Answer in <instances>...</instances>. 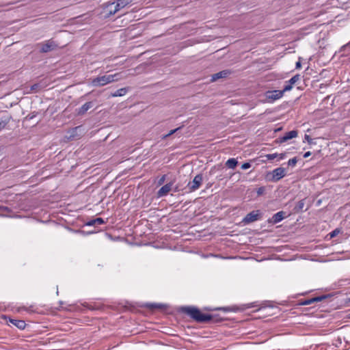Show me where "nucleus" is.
Returning a JSON list of instances; mask_svg holds the SVG:
<instances>
[{"label": "nucleus", "instance_id": "nucleus-1", "mask_svg": "<svg viewBox=\"0 0 350 350\" xmlns=\"http://www.w3.org/2000/svg\"><path fill=\"white\" fill-rule=\"evenodd\" d=\"M126 78V76H122L121 73H116L113 75L98 76L91 79V85L94 87H101L114 81Z\"/></svg>", "mask_w": 350, "mask_h": 350}, {"label": "nucleus", "instance_id": "nucleus-2", "mask_svg": "<svg viewBox=\"0 0 350 350\" xmlns=\"http://www.w3.org/2000/svg\"><path fill=\"white\" fill-rule=\"evenodd\" d=\"M183 310L198 322H206L212 319L211 315L201 312L199 309L195 307H186Z\"/></svg>", "mask_w": 350, "mask_h": 350}, {"label": "nucleus", "instance_id": "nucleus-3", "mask_svg": "<svg viewBox=\"0 0 350 350\" xmlns=\"http://www.w3.org/2000/svg\"><path fill=\"white\" fill-rule=\"evenodd\" d=\"M183 310L198 322H206L212 319L211 315L201 312L199 309L195 307H186Z\"/></svg>", "mask_w": 350, "mask_h": 350}, {"label": "nucleus", "instance_id": "nucleus-4", "mask_svg": "<svg viewBox=\"0 0 350 350\" xmlns=\"http://www.w3.org/2000/svg\"><path fill=\"white\" fill-rule=\"evenodd\" d=\"M133 0H118L116 2V5L114 6L113 9L111 8V6L114 4L109 3L107 4L106 6V12L108 13L107 14V16H111L115 14L116 12H118L121 9L125 8L126 5H129Z\"/></svg>", "mask_w": 350, "mask_h": 350}, {"label": "nucleus", "instance_id": "nucleus-5", "mask_svg": "<svg viewBox=\"0 0 350 350\" xmlns=\"http://www.w3.org/2000/svg\"><path fill=\"white\" fill-rule=\"evenodd\" d=\"M283 95L284 91L271 90L266 92L265 98L267 102L271 103L281 98L283 96Z\"/></svg>", "mask_w": 350, "mask_h": 350}, {"label": "nucleus", "instance_id": "nucleus-6", "mask_svg": "<svg viewBox=\"0 0 350 350\" xmlns=\"http://www.w3.org/2000/svg\"><path fill=\"white\" fill-rule=\"evenodd\" d=\"M202 182V176L200 174L196 175L191 182H189L187 185L189 192H193L198 189Z\"/></svg>", "mask_w": 350, "mask_h": 350}, {"label": "nucleus", "instance_id": "nucleus-7", "mask_svg": "<svg viewBox=\"0 0 350 350\" xmlns=\"http://www.w3.org/2000/svg\"><path fill=\"white\" fill-rule=\"evenodd\" d=\"M40 51L42 53H47L56 49L57 44L51 40H47L45 42L38 44Z\"/></svg>", "mask_w": 350, "mask_h": 350}, {"label": "nucleus", "instance_id": "nucleus-8", "mask_svg": "<svg viewBox=\"0 0 350 350\" xmlns=\"http://www.w3.org/2000/svg\"><path fill=\"white\" fill-rule=\"evenodd\" d=\"M286 174V169L284 167H278L273 170L271 172V180L273 182H277Z\"/></svg>", "mask_w": 350, "mask_h": 350}, {"label": "nucleus", "instance_id": "nucleus-9", "mask_svg": "<svg viewBox=\"0 0 350 350\" xmlns=\"http://www.w3.org/2000/svg\"><path fill=\"white\" fill-rule=\"evenodd\" d=\"M260 212L259 211H254L247 214V215L243 219V221L245 224H249L253 221H255L260 218Z\"/></svg>", "mask_w": 350, "mask_h": 350}, {"label": "nucleus", "instance_id": "nucleus-10", "mask_svg": "<svg viewBox=\"0 0 350 350\" xmlns=\"http://www.w3.org/2000/svg\"><path fill=\"white\" fill-rule=\"evenodd\" d=\"M231 74V71L229 70H224L212 75L211 81L214 82L219 79L226 78Z\"/></svg>", "mask_w": 350, "mask_h": 350}, {"label": "nucleus", "instance_id": "nucleus-11", "mask_svg": "<svg viewBox=\"0 0 350 350\" xmlns=\"http://www.w3.org/2000/svg\"><path fill=\"white\" fill-rule=\"evenodd\" d=\"M172 183H170L163 186L157 192L158 197L166 196L172 189Z\"/></svg>", "mask_w": 350, "mask_h": 350}, {"label": "nucleus", "instance_id": "nucleus-12", "mask_svg": "<svg viewBox=\"0 0 350 350\" xmlns=\"http://www.w3.org/2000/svg\"><path fill=\"white\" fill-rule=\"evenodd\" d=\"M297 136V131H291L288 133H286L282 137L278 139V142L280 143H283L286 142L288 139L295 138Z\"/></svg>", "mask_w": 350, "mask_h": 350}, {"label": "nucleus", "instance_id": "nucleus-13", "mask_svg": "<svg viewBox=\"0 0 350 350\" xmlns=\"http://www.w3.org/2000/svg\"><path fill=\"white\" fill-rule=\"evenodd\" d=\"M92 107V102H87L83 105L77 111V114L83 115Z\"/></svg>", "mask_w": 350, "mask_h": 350}, {"label": "nucleus", "instance_id": "nucleus-14", "mask_svg": "<svg viewBox=\"0 0 350 350\" xmlns=\"http://www.w3.org/2000/svg\"><path fill=\"white\" fill-rule=\"evenodd\" d=\"M10 322L20 329H25L26 325L25 321L22 320L10 319Z\"/></svg>", "mask_w": 350, "mask_h": 350}, {"label": "nucleus", "instance_id": "nucleus-15", "mask_svg": "<svg viewBox=\"0 0 350 350\" xmlns=\"http://www.w3.org/2000/svg\"><path fill=\"white\" fill-rule=\"evenodd\" d=\"M128 92V88H122L111 94L113 97L122 96H124Z\"/></svg>", "mask_w": 350, "mask_h": 350}, {"label": "nucleus", "instance_id": "nucleus-16", "mask_svg": "<svg viewBox=\"0 0 350 350\" xmlns=\"http://www.w3.org/2000/svg\"><path fill=\"white\" fill-rule=\"evenodd\" d=\"M80 130H81L80 126H77V127L72 129L70 131V136L68 137V138L69 139H76V138L79 137L80 136V135H78L77 132H78V131H80Z\"/></svg>", "mask_w": 350, "mask_h": 350}, {"label": "nucleus", "instance_id": "nucleus-17", "mask_svg": "<svg viewBox=\"0 0 350 350\" xmlns=\"http://www.w3.org/2000/svg\"><path fill=\"white\" fill-rule=\"evenodd\" d=\"M237 163H238V162H237V159L232 158V159H229L226 161V165L229 168L234 169L237 166Z\"/></svg>", "mask_w": 350, "mask_h": 350}, {"label": "nucleus", "instance_id": "nucleus-18", "mask_svg": "<svg viewBox=\"0 0 350 350\" xmlns=\"http://www.w3.org/2000/svg\"><path fill=\"white\" fill-rule=\"evenodd\" d=\"M283 218H284V212L283 211H280V212L275 213L273 217V221L275 223H278V222L280 221L281 220L283 219Z\"/></svg>", "mask_w": 350, "mask_h": 350}, {"label": "nucleus", "instance_id": "nucleus-19", "mask_svg": "<svg viewBox=\"0 0 350 350\" xmlns=\"http://www.w3.org/2000/svg\"><path fill=\"white\" fill-rule=\"evenodd\" d=\"M104 223V221L102 218H96L95 219L91 220L87 224L88 226H97L100 225Z\"/></svg>", "mask_w": 350, "mask_h": 350}, {"label": "nucleus", "instance_id": "nucleus-20", "mask_svg": "<svg viewBox=\"0 0 350 350\" xmlns=\"http://www.w3.org/2000/svg\"><path fill=\"white\" fill-rule=\"evenodd\" d=\"M181 129V127H178V128H176L175 129H173V130H171L167 134H166L165 135H164L163 137V139H166L168 137H170V135H173L174 133H176L178 130H180Z\"/></svg>", "mask_w": 350, "mask_h": 350}, {"label": "nucleus", "instance_id": "nucleus-21", "mask_svg": "<svg viewBox=\"0 0 350 350\" xmlns=\"http://www.w3.org/2000/svg\"><path fill=\"white\" fill-rule=\"evenodd\" d=\"M299 79V76L297 75H295L294 77H293L289 81V83L291 85H293L294 83H295Z\"/></svg>", "mask_w": 350, "mask_h": 350}, {"label": "nucleus", "instance_id": "nucleus-22", "mask_svg": "<svg viewBox=\"0 0 350 350\" xmlns=\"http://www.w3.org/2000/svg\"><path fill=\"white\" fill-rule=\"evenodd\" d=\"M297 162V160L296 157H294V158L288 160V165L289 166L294 167L296 165Z\"/></svg>", "mask_w": 350, "mask_h": 350}, {"label": "nucleus", "instance_id": "nucleus-23", "mask_svg": "<svg viewBox=\"0 0 350 350\" xmlns=\"http://www.w3.org/2000/svg\"><path fill=\"white\" fill-rule=\"evenodd\" d=\"M278 156V154L274 153V154H268L265 157L268 160H273L275 158H277Z\"/></svg>", "mask_w": 350, "mask_h": 350}, {"label": "nucleus", "instance_id": "nucleus-24", "mask_svg": "<svg viewBox=\"0 0 350 350\" xmlns=\"http://www.w3.org/2000/svg\"><path fill=\"white\" fill-rule=\"evenodd\" d=\"M8 122V120H0V131L5 128Z\"/></svg>", "mask_w": 350, "mask_h": 350}, {"label": "nucleus", "instance_id": "nucleus-25", "mask_svg": "<svg viewBox=\"0 0 350 350\" xmlns=\"http://www.w3.org/2000/svg\"><path fill=\"white\" fill-rule=\"evenodd\" d=\"M340 230L336 228L334 230H333L329 234H330V237L332 238V237H336L337 234H338L340 233Z\"/></svg>", "mask_w": 350, "mask_h": 350}, {"label": "nucleus", "instance_id": "nucleus-26", "mask_svg": "<svg viewBox=\"0 0 350 350\" xmlns=\"http://www.w3.org/2000/svg\"><path fill=\"white\" fill-rule=\"evenodd\" d=\"M251 166L250 163H244L242 165H241V169L243 170H247L248 168H250Z\"/></svg>", "mask_w": 350, "mask_h": 350}, {"label": "nucleus", "instance_id": "nucleus-27", "mask_svg": "<svg viewBox=\"0 0 350 350\" xmlns=\"http://www.w3.org/2000/svg\"><path fill=\"white\" fill-rule=\"evenodd\" d=\"M292 89V85H286L282 91H284V93L287 91H290Z\"/></svg>", "mask_w": 350, "mask_h": 350}, {"label": "nucleus", "instance_id": "nucleus-28", "mask_svg": "<svg viewBox=\"0 0 350 350\" xmlns=\"http://www.w3.org/2000/svg\"><path fill=\"white\" fill-rule=\"evenodd\" d=\"M264 191H265V188L264 187H260L257 190V194L258 196H260V195H262L264 193Z\"/></svg>", "mask_w": 350, "mask_h": 350}, {"label": "nucleus", "instance_id": "nucleus-29", "mask_svg": "<svg viewBox=\"0 0 350 350\" xmlns=\"http://www.w3.org/2000/svg\"><path fill=\"white\" fill-rule=\"evenodd\" d=\"M305 139L309 143V144H312V139L310 138V137L308 135H305Z\"/></svg>", "mask_w": 350, "mask_h": 350}, {"label": "nucleus", "instance_id": "nucleus-30", "mask_svg": "<svg viewBox=\"0 0 350 350\" xmlns=\"http://www.w3.org/2000/svg\"><path fill=\"white\" fill-rule=\"evenodd\" d=\"M165 176L164 175V176H163L161 178V179H160V180H159V183L160 185L163 184V182H164V180H165Z\"/></svg>", "mask_w": 350, "mask_h": 350}, {"label": "nucleus", "instance_id": "nucleus-31", "mask_svg": "<svg viewBox=\"0 0 350 350\" xmlns=\"http://www.w3.org/2000/svg\"><path fill=\"white\" fill-rule=\"evenodd\" d=\"M38 88V84H34L31 86V90H36Z\"/></svg>", "mask_w": 350, "mask_h": 350}, {"label": "nucleus", "instance_id": "nucleus-32", "mask_svg": "<svg viewBox=\"0 0 350 350\" xmlns=\"http://www.w3.org/2000/svg\"><path fill=\"white\" fill-rule=\"evenodd\" d=\"M310 155H311V152H310V151H308V152H306L304 154V158H307V157H309V156H310Z\"/></svg>", "mask_w": 350, "mask_h": 350}, {"label": "nucleus", "instance_id": "nucleus-33", "mask_svg": "<svg viewBox=\"0 0 350 350\" xmlns=\"http://www.w3.org/2000/svg\"><path fill=\"white\" fill-rule=\"evenodd\" d=\"M301 62H297L296 63V68L299 69V68H301Z\"/></svg>", "mask_w": 350, "mask_h": 350}, {"label": "nucleus", "instance_id": "nucleus-34", "mask_svg": "<svg viewBox=\"0 0 350 350\" xmlns=\"http://www.w3.org/2000/svg\"><path fill=\"white\" fill-rule=\"evenodd\" d=\"M278 157H279L280 160L283 159L284 158V154H280Z\"/></svg>", "mask_w": 350, "mask_h": 350}, {"label": "nucleus", "instance_id": "nucleus-35", "mask_svg": "<svg viewBox=\"0 0 350 350\" xmlns=\"http://www.w3.org/2000/svg\"><path fill=\"white\" fill-rule=\"evenodd\" d=\"M304 205L303 202H299V208H302Z\"/></svg>", "mask_w": 350, "mask_h": 350}, {"label": "nucleus", "instance_id": "nucleus-36", "mask_svg": "<svg viewBox=\"0 0 350 350\" xmlns=\"http://www.w3.org/2000/svg\"><path fill=\"white\" fill-rule=\"evenodd\" d=\"M348 318H349V319H350V314H349Z\"/></svg>", "mask_w": 350, "mask_h": 350}]
</instances>
